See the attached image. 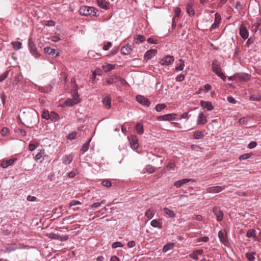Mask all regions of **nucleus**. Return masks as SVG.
<instances>
[{
	"instance_id": "cd10ccee",
	"label": "nucleus",
	"mask_w": 261,
	"mask_h": 261,
	"mask_svg": "<svg viewBox=\"0 0 261 261\" xmlns=\"http://www.w3.org/2000/svg\"><path fill=\"white\" fill-rule=\"evenodd\" d=\"M97 3L99 7L105 10H108L109 9V5L108 3L106 0H97Z\"/></svg>"
},
{
	"instance_id": "ea45409f",
	"label": "nucleus",
	"mask_w": 261,
	"mask_h": 261,
	"mask_svg": "<svg viewBox=\"0 0 261 261\" xmlns=\"http://www.w3.org/2000/svg\"><path fill=\"white\" fill-rule=\"evenodd\" d=\"M256 253L252 252H247L246 253L245 256L247 258L248 261H253L255 259V255Z\"/></svg>"
},
{
	"instance_id": "9d476101",
	"label": "nucleus",
	"mask_w": 261,
	"mask_h": 261,
	"mask_svg": "<svg viewBox=\"0 0 261 261\" xmlns=\"http://www.w3.org/2000/svg\"><path fill=\"white\" fill-rule=\"evenodd\" d=\"M16 161H17V159L15 158L9 160H3L1 161V166L5 169L9 166H12Z\"/></svg>"
},
{
	"instance_id": "c03bdc74",
	"label": "nucleus",
	"mask_w": 261,
	"mask_h": 261,
	"mask_svg": "<svg viewBox=\"0 0 261 261\" xmlns=\"http://www.w3.org/2000/svg\"><path fill=\"white\" fill-rule=\"evenodd\" d=\"M14 49L17 50L21 48V43L19 41H15L11 43Z\"/></svg>"
},
{
	"instance_id": "5701e85b",
	"label": "nucleus",
	"mask_w": 261,
	"mask_h": 261,
	"mask_svg": "<svg viewBox=\"0 0 261 261\" xmlns=\"http://www.w3.org/2000/svg\"><path fill=\"white\" fill-rule=\"evenodd\" d=\"M203 253V250L202 249H196L194 250L192 253L189 254V257L194 260H197L198 259V255H201Z\"/></svg>"
},
{
	"instance_id": "de8ad7c7",
	"label": "nucleus",
	"mask_w": 261,
	"mask_h": 261,
	"mask_svg": "<svg viewBox=\"0 0 261 261\" xmlns=\"http://www.w3.org/2000/svg\"><path fill=\"white\" fill-rule=\"evenodd\" d=\"M101 184L103 186L110 188L112 186L111 181L108 179H103L101 182Z\"/></svg>"
},
{
	"instance_id": "c756f323",
	"label": "nucleus",
	"mask_w": 261,
	"mask_h": 261,
	"mask_svg": "<svg viewBox=\"0 0 261 261\" xmlns=\"http://www.w3.org/2000/svg\"><path fill=\"white\" fill-rule=\"evenodd\" d=\"M164 213L167 216L168 218H175L176 214L173 211L167 208L164 207L163 209Z\"/></svg>"
},
{
	"instance_id": "2f4dec72",
	"label": "nucleus",
	"mask_w": 261,
	"mask_h": 261,
	"mask_svg": "<svg viewBox=\"0 0 261 261\" xmlns=\"http://www.w3.org/2000/svg\"><path fill=\"white\" fill-rule=\"evenodd\" d=\"M204 131L197 130L193 133V137L195 139L199 140L204 137Z\"/></svg>"
},
{
	"instance_id": "6e6552de",
	"label": "nucleus",
	"mask_w": 261,
	"mask_h": 261,
	"mask_svg": "<svg viewBox=\"0 0 261 261\" xmlns=\"http://www.w3.org/2000/svg\"><path fill=\"white\" fill-rule=\"evenodd\" d=\"M174 61V59L173 56L167 55L161 60L160 63L162 65H169L172 64Z\"/></svg>"
},
{
	"instance_id": "774afa93",
	"label": "nucleus",
	"mask_w": 261,
	"mask_h": 261,
	"mask_svg": "<svg viewBox=\"0 0 261 261\" xmlns=\"http://www.w3.org/2000/svg\"><path fill=\"white\" fill-rule=\"evenodd\" d=\"M112 46V43L110 42H108L106 44L103 46V49L104 50H108Z\"/></svg>"
},
{
	"instance_id": "39448f33",
	"label": "nucleus",
	"mask_w": 261,
	"mask_h": 261,
	"mask_svg": "<svg viewBox=\"0 0 261 261\" xmlns=\"http://www.w3.org/2000/svg\"><path fill=\"white\" fill-rule=\"evenodd\" d=\"M218 238L220 241L225 246H228L229 245V241L224 230H221L218 232Z\"/></svg>"
},
{
	"instance_id": "a211bd4d",
	"label": "nucleus",
	"mask_w": 261,
	"mask_h": 261,
	"mask_svg": "<svg viewBox=\"0 0 261 261\" xmlns=\"http://www.w3.org/2000/svg\"><path fill=\"white\" fill-rule=\"evenodd\" d=\"M157 53V50L155 49H151L147 50L144 56V59L145 60H149L152 57L155 56Z\"/></svg>"
},
{
	"instance_id": "0e129e2a",
	"label": "nucleus",
	"mask_w": 261,
	"mask_h": 261,
	"mask_svg": "<svg viewBox=\"0 0 261 261\" xmlns=\"http://www.w3.org/2000/svg\"><path fill=\"white\" fill-rule=\"evenodd\" d=\"M147 41L148 43L150 44H157L158 42L157 40L154 39L153 37L148 38Z\"/></svg>"
},
{
	"instance_id": "f8f14e48",
	"label": "nucleus",
	"mask_w": 261,
	"mask_h": 261,
	"mask_svg": "<svg viewBox=\"0 0 261 261\" xmlns=\"http://www.w3.org/2000/svg\"><path fill=\"white\" fill-rule=\"evenodd\" d=\"M239 33L241 37L244 40L248 38L249 36V32L247 28L244 24H241L239 28Z\"/></svg>"
},
{
	"instance_id": "f03ea898",
	"label": "nucleus",
	"mask_w": 261,
	"mask_h": 261,
	"mask_svg": "<svg viewBox=\"0 0 261 261\" xmlns=\"http://www.w3.org/2000/svg\"><path fill=\"white\" fill-rule=\"evenodd\" d=\"M98 10L93 7H89L87 6H82L80 10L79 13L81 15L84 16H96Z\"/></svg>"
},
{
	"instance_id": "49530a36",
	"label": "nucleus",
	"mask_w": 261,
	"mask_h": 261,
	"mask_svg": "<svg viewBox=\"0 0 261 261\" xmlns=\"http://www.w3.org/2000/svg\"><path fill=\"white\" fill-rule=\"evenodd\" d=\"M261 24L260 21H258L254 22L252 25V30L254 32H256Z\"/></svg>"
},
{
	"instance_id": "e433bc0d",
	"label": "nucleus",
	"mask_w": 261,
	"mask_h": 261,
	"mask_svg": "<svg viewBox=\"0 0 261 261\" xmlns=\"http://www.w3.org/2000/svg\"><path fill=\"white\" fill-rule=\"evenodd\" d=\"M246 237L247 238H253L254 239H256V231L254 229H249L246 233Z\"/></svg>"
},
{
	"instance_id": "f704fd0d",
	"label": "nucleus",
	"mask_w": 261,
	"mask_h": 261,
	"mask_svg": "<svg viewBox=\"0 0 261 261\" xmlns=\"http://www.w3.org/2000/svg\"><path fill=\"white\" fill-rule=\"evenodd\" d=\"M145 40V37L141 35H137L134 36V41L136 44H140L144 42Z\"/></svg>"
},
{
	"instance_id": "a18cd8bd",
	"label": "nucleus",
	"mask_w": 261,
	"mask_h": 261,
	"mask_svg": "<svg viewBox=\"0 0 261 261\" xmlns=\"http://www.w3.org/2000/svg\"><path fill=\"white\" fill-rule=\"evenodd\" d=\"M145 169L146 171L150 174L153 173L155 171V168L150 165L146 166Z\"/></svg>"
},
{
	"instance_id": "423d86ee",
	"label": "nucleus",
	"mask_w": 261,
	"mask_h": 261,
	"mask_svg": "<svg viewBox=\"0 0 261 261\" xmlns=\"http://www.w3.org/2000/svg\"><path fill=\"white\" fill-rule=\"evenodd\" d=\"M176 116V114L171 113L166 114L163 116H158L157 118V120L159 121H170L172 120H174L176 119L175 117Z\"/></svg>"
},
{
	"instance_id": "bf43d9fd",
	"label": "nucleus",
	"mask_w": 261,
	"mask_h": 261,
	"mask_svg": "<svg viewBox=\"0 0 261 261\" xmlns=\"http://www.w3.org/2000/svg\"><path fill=\"white\" fill-rule=\"evenodd\" d=\"M248 121V118L247 117H242L239 120L240 124H246Z\"/></svg>"
},
{
	"instance_id": "a878e982",
	"label": "nucleus",
	"mask_w": 261,
	"mask_h": 261,
	"mask_svg": "<svg viewBox=\"0 0 261 261\" xmlns=\"http://www.w3.org/2000/svg\"><path fill=\"white\" fill-rule=\"evenodd\" d=\"M45 53L48 54L49 55L53 56H57L59 55V53L55 49L51 48L50 47H46L44 48Z\"/></svg>"
},
{
	"instance_id": "b1692460",
	"label": "nucleus",
	"mask_w": 261,
	"mask_h": 261,
	"mask_svg": "<svg viewBox=\"0 0 261 261\" xmlns=\"http://www.w3.org/2000/svg\"><path fill=\"white\" fill-rule=\"evenodd\" d=\"M200 106L202 108L206 109L207 111H211L214 109L212 103L210 101L202 100L200 102Z\"/></svg>"
},
{
	"instance_id": "aec40b11",
	"label": "nucleus",
	"mask_w": 261,
	"mask_h": 261,
	"mask_svg": "<svg viewBox=\"0 0 261 261\" xmlns=\"http://www.w3.org/2000/svg\"><path fill=\"white\" fill-rule=\"evenodd\" d=\"M213 71L221 79L225 81L226 76L222 72L220 66H212Z\"/></svg>"
},
{
	"instance_id": "4c0bfd02",
	"label": "nucleus",
	"mask_w": 261,
	"mask_h": 261,
	"mask_svg": "<svg viewBox=\"0 0 261 261\" xmlns=\"http://www.w3.org/2000/svg\"><path fill=\"white\" fill-rule=\"evenodd\" d=\"M136 130L139 134L142 135L144 133L143 124L141 123H138L136 125Z\"/></svg>"
},
{
	"instance_id": "4468645a",
	"label": "nucleus",
	"mask_w": 261,
	"mask_h": 261,
	"mask_svg": "<svg viewBox=\"0 0 261 261\" xmlns=\"http://www.w3.org/2000/svg\"><path fill=\"white\" fill-rule=\"evenodd\" d=\"M29 47L30 49V51L31 54L35 58H38L40 56L39 53L38 52L36 47L35 46V44L33 41L31 40H29Z\"/></svg>"
},
{
	"instance_id": "79ce46f5",
	"label": "nucleus",
	"mask_w": 261,
	"mask_h": 261,
	"mask_svg": "<svg viewBox=\"0 0 261 261\" xmlns=\"http://www.w3.org/2000/svg\"><path fill=\"white\" fill-rule=\"evenodd\" d=\"M174 246V243H169L165 245L163 248V251L164 252H167L168 250L172 249Z\"/></svg>"
},
{
	"instance_id": "5fc2aeb1",
	"label": "nucleus",
	"mask_w": 261,
	"mask_h": 261,
	"mask_svg": "<svg viewBox=\"0 0 261 261\" xmlns=\"http://www.w3.org/2000/svg\"><path fill=\"white\" fill-rule=\"evenodd\" d=\"M102 70L99 68H97L93 71V76L94 78H95L97 75H101L102 73Z\"/></svg>"
},
{
	"instance_id": "8fccbe9b",
	"label": "nucleus",
	"mask_w": 261,
	"mask_h": 261,
	"mask_svg": "<svg viewBox=\"0 0 261 261\" xmlns=\"http://www.w3.org/2000/svg\"><path fill=\"white\" fill-rule=\"evenodd\" d=\"M123 246H124V244H122L120 242H116L113 243L112 244V247L113 249H115V248H117L118 247L122 248V247H123Z\"/></svg>"
},
{
	"instance_id": "680f3d73",
	"label": "nucleus",
	"mask_w": 261,
	"mask_h": 261,
	"mask_svg": "<svg viewBox=\"0 0 261 261\" xmlns=\"http://www.w3.org/2000/svg\"><path fill=\"white\" fill-rule=\"evenodd\" d=\"M250 154L249 153H245L240 156L239 159L240 161L245 160L250 158Z\"/></svg>"
},
{
	"instance_id": "09e8293b",
	"label": "nucleus",
	"mask_w": 261,
	"mask_h": 261,
	"mask_svg": "<svg viewBox=\"0 0 261 261\" xmlns=\"http://www.w3.org/2000/svg\"><path fill=\"white\" fill-rule=\"evenodd\" d=\"M187 12L190 15H193L195 14V12L193 9L191 5L188 4L187 6Z\"/></svg>"
},
{
	"instance_id": "393cba45",
	"label": "nucleus",
	"mask_w": 261,
	"mask_h": 261,
	"mask_svg": "<svg viewBox=\"0 0 261 261\" xmlns=\"http://www.w3.org/2000/svg\"><path fill=\"white\" fill-rule=\"evenodd\" d=\"M19 248H20L18 247L15 244H9L5 246L4 252L5 253H10Z\"/></svg>"
},
{
	"instance_id": "603ef678",
	"label": "nucleus",
	"mask_w": 261,
	"mask_h": 261,
	"mask_svg": "<svg viewBox=\"0 0 261 261\" xmlns=\"http://www.w3.org/2000/svg\"><path fill=\"white\" fill-rule=\"evenodd\" d=\"M82 203L79 201V200H71L69 204V208L71 207L72 206L77 205H81Z\"/></svg>"
},
{
	"instance_id": "864d4df0",
	"label": "nucleus",
	"mask_w": 261,
	"mask_h": 261,
	"mask_svg": "<svg viewBox=\"0 0 261 261\" xmlns=\"http://www.w3.org/2000/svg\"><path fill=\"white\" fill-rule=\"evenodd\" d=\"M77 133L75 131H74L67 136V139L68 140H73L74 139L76 136Z\"/></svg>"
},
{
	"instance_id": "6e6d98bb",
	"label": "nucleus",
	"mask_w": 261,
	"mask_h": 261,
	"mask_svg": "<svg viewBox=\"0 0 261 261\" xmlns=\"http://www.w3.org/2000/svg\"><path fill=\"white\" fill-rule=\"evenodd\" d=\"M212 88V87L209 84H205L204 87L203 89H199V90H203L205 93L208 92Z\"/></svg>"
},
{
	"instance_id": "3c124183",
	"label": "nucleus",
	"mask_w": 261,
	"mask_h": 261,
	"mask_svg": "<svg viewBox=\"0 0 261 261\" xmlns=\"http://www.w3.org/2000/svg\"><path fill=\"white\" fill-rule=\"evenodd\" d=\"M166 107V106L165 104L162 103V104H158L155 106V110L157 112H161L162 110H164Z\"/></svg>"
},
{
	"instance_id": "473e14b6",
	"label": "nucleus",
	"mask_w": 261,
	"mask_h": 261,
	"mask_svg": "<svg viewBox=\"0 0 261 261\" xmlns=\"http://www.w3.org/2000/svg\"><path fill=\"white\" fill-rule=\"evenodd\" d=\"M63 163L65 165L70 164L73 160V155L71 154L66 155L62 158Z\"/></svg>"
},
{
	"instance_id": "72a5a7b5",
	"label": "nucleus",
	"mask_w": 261,
	"mask_h": 261,
	"mask_svg": "<svg viewBox=\"0 0 261 261\" xmlns=\"http://www.w3.org/2000/svg\"><path fill=\"white\" fill-rule=\"evenodd\" d=\"M60 119V116L59 114L54 112L52 111L50 113V118L49 120L53 122H57Z\"/></svg>"
},
{
	"instance_id": "69168bd1",
	"label": "nucleus",
	"mask_w": 261,
	"mask_h": 261,
	"mask_svg": "<svg viewBox=\"0 0 261 261\" xmlns=\"http://www.w3.org/2000/svg\"><path fill=\"white\" fill-rule=\"evenodd\" d=\"M88 54V56H89V57L90 58L94 57H95V55H96L98 57H100V54H98L96 53L93 50H90V51H89Z\"/></svg>"
},
{
	"instance_id": "1a4fd4ad",
	"label": "nucleus",
	"mask_w": 261,
	"mask_h": 261,
	"mask_svg": "<svg viewBox=\"0 0 261 261\" xmlns=\"http://www.w3.org/2000/svg\"><path fill=\"white\" fill-rule=\"evenodd\" d=\"M136 100L139 103H140V104H141L143 106L148 107L150 105L151 103H150V101L148 100V99L145 97L143 96L140 95H137V96H136Z\"/></svg>"
},
{
	"instance_id": "dca6fc26",
	"label": "nucleus",
	"mask_w": 261,
	"mask_h": 261,
	"mask_svg": "<svg viewBox=\"0 0 261 261\" xmlns=\"http://www.w3.org/2000/svg\"><path fill=\"white\" fill-rule=\"evenodd\" d=\"M102 103L107 109H110L112 106V98L110 95H107L102 98Z\"/></svg>"
},
{
	"instance_id": "13d9d810",
	"label": "nucleus",
	"mask_w": 261,
	"mask_h": 261,
	"mask_svg": "<svg viewBox=\"0 0 261 261\" xmlns=\"http://www.w3.org/2000/svg\"><path fill=\"white\" fill-rule=\"evenodd\" d=\"M100 206V203L98 202H94L90 206V208L91 210H95Z\"/></svg>"
},
{
	"instance_id": "412c9836",
	"label": "nucleus",
	"mask_w": 261,
	"mask_h": 261,
	"mask_svg": "<svg viewBox=\"0 0 261 261\" xmlns=\"http://www.w3.org/2000/svg\"><path fill=\"white\" fill-rule=\"evenodd\" d=\"M224 189V187L221 186H214L208 188L206 189L207 192L209 193H218Z\"/></svg>"
},
{
	"instance_id": "f257e3e1",
	"label": "nucleus",
	"mask_w": 261,
	"mask_h": 261,
	"mask_svg": "<svg viewBox=\"0 0 261 261\" xmlns=\"http://www.w3.org/2000/svg\"><path fill=\"white\" fill-rule=\"evenodd\" d=\"M71 82L75 83V79H72ZM74 86L75 87H73V89L71 92L72 98H68L64 102V105L67 107H73L79 103L81 101L78 93L77 85L75 84Z\"/></svg>"
},
{
	"instance_id": "6ab92c4d",
	"label": "nucleus",
	"mask_w": 261,
	"mask_h": 261,
	"mask_svg": "<svg viewBox=\"0 0 261 261\" xmlns=\"http://www.w3.org/2000/svg\"><path fill=\"white\" fill-rule=\"evenodd\" d=\"M150 225L154 228L162 229L163 228L162 219H153L150 222Z\"/></svg>"
},
{
	"instance_id": "c85d7f7f",
	"label": "nucleus",
	"mask_w": 261,
	"mask_h": 261,
	"mask_svg": "<svg viewBox=\"0 0 261 261\" xmlns=\"http://www.w3.org/2000/svg\"><path fill=\"white\" fill-rule=\"evenodd\" d=\"M173 11L175 13V16L172 19V24L173 25H176L175 24V21L177 18L179 17L180 16V14L181 13V10L178 7H175L173 8Z\"/></svg>"
},
{
	"instance_id": "ddd939ff",
	"label": "nucleus",
	"mask_w": 261,
	"mask_h": 261,
	"mask_svg": "<svg viewBox=\"0 0 261 261\" xmlns=\"http://www.w3.org/2000/svg\"><path fill=\"white\" fill-rule=\"evenodd\" d=\"M207 122V119L206 116L205 115L204 113L201 112L199 114L196 124L197 125H204Z\"/></svg>"
},
{
	"instance_id": "c9c22d12",
	"label": "nucleus",
	"mask_w": 261,
	"mask_h": 261,
	"mask_svg": "<svg viewBox=\"0 0 261 261\" xmlns=\"http://www.w3.org/2000/svg\"><path fill=\"white\" fill-rule=\"evenodd\" d=\"M131 50L132 48L130 46L127 44L126 46H124L121 48V52L123 55H127L130 53Z\"/></svg>"
},
{
	"instance_id": "7ed1b4c3",
	"label": "nucleus",
	"mask_w": 261,
	"mask_h": 261,
	"mask_svg": "<svg viewBox=\"0 0 261 261\" xmlns=\"http://www.w3.org/2000/svg\"><path fill=\"white\" fill-rule=\"evenodd\" d=\"M46 236L50 239L57 240L61 242L66 241L69 238L68 235L62 236L55 232L47 233Z\"/></svg>"
},
{
	"instance_id": "2eb2a0df",
	"label": "nucleus",
	"mask_w": 261,
	"mask_h": 261,
	"mask_svg": "<svg viewBox=\"0 0 261 261\" xmlns=\"http://www.w3.org/2000/svg\"><path fill=\"white\" fill-rule=\"evenodd\" d=\"M129 140L132 148L137 149L139 147V144L136 136L131 135Z\"/></svg>"
},
{
	"instance_id": "58836bf2",
	"label": "nucleus",
	"mask_w": 261,
	"mask_h": 261,
	"mask_svg": "<svg viewBox=\"0 0 261 261\" xmlns=\"http://www.w3.org/2000/svg\"><path fill=\"white\" fill-rule=\"evenodd\" d=\"M155 212L154 210L149 208L145 213V216L149 219L152 218L154 215Z\"/></svg>"
},
{
	"instance_id": "0eeeda50",
	"label": "nucleus",
	"mask_w": 261,
	"mask_h": 261,
	"mask_svg": "<svg viewBox=\"0 0 261 261\" xmlns=\"http://www.w3.org/2000/svg\"><path fill=\"white\" fill-rule=\"evenodd\" d=\"M106 82L109 85H111L118 82L122 83L123 82V80L122 78L118 77L115 75H112L106 79Z\"/></svg>"
},
{
	"instance_id": "20e7f679",
	"label": "nucleus",
	"mask_w": 261,
	"mask_h": 261,
	"mask_svg": "<svg viewBox=\"0 0 261 261\" xmlns=\"http://www.w3.org/2000/svg\"><path fill=\"white\" fill-rule=\"evenodd\" d=\"M33 158L37 162L42 163L44 160L45 150L44 149L38 150L36 153H33Z\"/></svg>"
},
{
	"instance_id": "9b49d317",
	"label": "nucleus",
	"mask_w": 261,
	"mask_h": 261,
	"mask_svg": "<svg viewBox=\"0 0 261 261\" xmlns=\"http://www.w3.org/2000/svg\"><path fill=\"white\" fill-rule=\"evenodd\" d=\"M236 79H240L244 82H247L250 80L251 75L246 73H237L233 75Z\"/></svg>"
},
{
	"instance_id": "7c9ffc66",
	"label": "nucleus",
	"mask_w": 261,
	"mask_h": 261,
	"mask_svg": "<svg viewBox=\"0 0 261 261\" xmlns=\"http://www.w3.org/2000/svg\"><path fill=\"white\" fill-rule=\"evenodd\" d=\"M39 145V143L38 141H31L29 142L28 149L30 151H33L36 149Z\"/></svg>"
},
{
	"instance_id": "37998d69",
	"label": "nucleus",
	"mask_w": 261,
	"mask_h": 261,
	"mask_svg": "<svg viewBox=\"0 0 261 261\" xmlns=\"http://www.w3.org/2000/svg\"><path fill=\"white\" fill-rule=\"evenodd\" d=\"M91 141V139H89L81 147V150L84 152H86L89 147V144Z\"/></svg>"
},
{
	"instance_id": "bb28decb",
	"label": "nucleus",
	"mask_w": 261,
	"mask_h": 261,
	"mask_svg": "<svg viewBox=\"0 0 261 261\" xmlns=\"http://www.w3.org/2000/svg\"><path fill=\"white\" fill-rule=\"evenodd\" d=\"M193 180L192 179L184 178L181 180H177L174 183V186L176 188H180L183 185L189 182L190 181Z\"/></svg>"
},
{
	"instance_id": "a19ab883",
	"label": "nucleus",
	"mask_w": 261,
	"mask_h": 261,
	"mask_svg": "<svg viewBox=\"0 0 261 261\" xmlns=\"http://www.w3.org/2000/svg\"><path fill=\"white\" fill-rule=\"evenodd\" d=\"M41 117L43 119H44L45 120H49L50 113H49V111L47 110H44L42 112Z\"/></svg>"
},
{
	"instance_id": "4be33fe9",
	"label": "nucleus",
	"mask_w": 261,
	"mask_h": 261,
	"mask_svg": "<svg viewBox=\"0 0 261 261\" xmlns=\"http://www.w3.org/2000/svg\"><path fill=\"white\" fill-rule=\"evenodd\" d=\"M221 20V17L220 15L216 13L215 15V21L211 25V29H215L218 27L219 23H220Z\"/></svg>"
},
{
	"instance_id": "4d7b16f0",
	"label": "nucleus",
	"mask_w": 261,
	"mask_h": 261,
	"mask_svg": "<svg viewBox=\"0 0 261 261\" xmlns=\"http://www.w3.org/2000/svg\"><path fill=\"white\" fill-rule=\"evenodd\" d=\"M198 242H207L209 241V238L208 237L204 236L202 237H199L197 240Z\"/></svg>"
},
{
	"instance_id": "f3484780",
	"label": "nucleus",
	"mask_w": 261,
	"mask_h": 261,
	"mask_svg": "<svg viewBox=\"0 0 261 261\" xmlns=\"http://www.w3.org/2000/svg\"><path fill=\"white\" fill-rule=\"evenodd\" d=\"M213 213L216 216L217 221L218 222L221 221L223 218V213L220 208L216 207L213 208Z\"/></svg>"
},
{
	"instance_id": "e2e57ef3",
	"label": "nucleus",
	"mask_w": 261,
	"mask_h": 261,
	"mask_svg": "<svg viewBox=\"0 0 261 261\" xmlns=\"http://www.w3.org/2000/svg\"><path fill=\"white\" fill-rule=\"evenodd\" d=\"M250 99L253 101H260L261 100V96L257 95L255 96V95H251L250 97Z\"/></svg>"
},
{
	"instance_id": "052dcab7",
	"label": "nucleus",
	"mask_w": 261,
	"mask_h": 261,
	"mask_svg": "<svg viewBox=\"0 0 261 261\" xmlns=\"http://www.w3.org/2000/svg\"><path fill=\"white\" fill-rule=\"evenodd\" d=\"M8 73L9 71H7L0 75V82L3 81L7 77Z\"/></svg>"
},
{
	"instance_id": "338daca9",
	"label": "nucleus",
	"mask_w": 261,
	"mask_h": 261,
	"mask_svg": "<svg viewBox=\"0 0 261 261\" xmlns=\"http://www.w3.org/2000/svg\"><path fill=\"white\" fill-rule=\"evenodd\" d=\"M227 101L231 103L235 104L237 102L236 100L231 96H229L227 97Z\"/></svg>"
}]
</instances>
